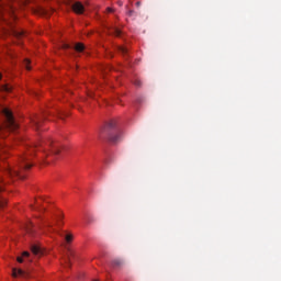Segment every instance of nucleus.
Returning <instances> with one entry per match:
<instances>
[{
	"label": "nucleus",
	"instance_id": "nucleus-1",
	"mask_svg": "<svg viewBox=\"0 0 281 281\" xmlns=\"http://www.w3.org/2000/svg\"><path fill=\"white\" fill-rule=\"evenodd\" d=\"M38 146H47V148H50V151L46 154V157L57 159L58 155H60V145L54 143L52 139L35 144L33 147H30L27 151L20 158V170H30V168H32V162L30 161L32 159V155H34L35 148H38Z\"/></svg>",
	"mask_w": 281,
	"mask_h": 281
},
{
	"label": "nucleus",
	"instance_id": "nucleus-2",
	"mask_svg": "<svg viewBox=\"0 0 281 281\" xmlns=\"http://www.w3.org/2000/svg\"><path fill=\"white\" fill-rule=\"evenodd\" d=\"M104 133L111 144H117V142L122 139V132L117 130V123L115 122V120H111L105 125Z\"/></svg>",
	"mask_w": 281,
	"mask_h": 281
},
{
	"label": "nucleus",
	"instance_id": "nucleus-3",
	"mask_svg": "<svg viewBox=\"0 0 281 281\" xmlns=\"http://www.w3.org/2000/svg\"><path fill=\"white\" fill-rule=\"evenodd\" d=\"M2 115L5 117V127L9 131H16V128H19V123L14 120V115L10 109L3 108Z\"/></svg>",
	"mask_w": 281,
	"mask_h": 281
},
{
	"label": "nucleus",
	"instance_id": "nucleus-4",
	"mask_svg": "<svg viewBox=\"0 0 281 281\" xmlns=\"http://www.w3.org/2000/svg\"><path fill=\"white\" fill-rule=\"evenodd\" d=\"M72 10L76 14H85V4L82 2H75L72 4Z\"/></svg>",
	"mask_w": 281,
	"mask_h": 281
},
{
	"label": "nucleus",
	"instance_id": "nucleus-5",
	"mask_svg": "<svg viewBox=\"0 0 281 281\" xmlns=\"http://www.w3.org/2000/svg\"><path fill=\"white\" fill-rule=\"evenodd\" d=\"M12 276L13 278H27V276H30L26 271H24L23 269H16V268H13L12 270Z\"/></svg>",
	"mask_w": 281,
	"mask_h": 281
},
{
	"label": "nucleus",
	"instance_id": "nucleus-6",
	"mask_svg": "<svg viewBox=\"0 0 281 281\" xmlns=\"http://www.w3.org/2000/svg\"><path fill=\"white\" fill-rule=\"evenodd\" d=\"M45 116H34L32 119V124L35 128H41V124H43Z\"/></svg>",
	"mask_w": 281,
	"mask_h": 281
},
{
	"label": "nucleus",
	"instance_id": "nucleus-7",
	"mask_svg": "<svg viewBox=\"0 0 281 281\" xmlns=\"http://www.w3.org/2000/svg\"><path fill=\"white\" fill-rule=\"evenodd\" d=\"M31 251L33 256H43V250L41 249V246L34 244L31 246Z\"/></svg>",
	"mask_w": 281,
	"mask_h": 281
},
{
	"label": "nucleus",
	"instance_id": "nucleus-8",
	"mask_svg": "<svg viewBox=\"0 0 281 281\" xmlns=\"http://www.w3.org/2000/svg\"><path fill=\"white\" fill-rule=\"evenodd\" d=\"M9 175L11 177H19L20 179H24L25 177L21 173V170L20 169H10L9 170Z\"/></svg>",
	"mask_w": 281,
	"mask_h": 281
},
{
	"label": "nucleus",
	"instance_id": "nucleus-9",
	"mask_svg": "<svg viewBox=\"0 0 281 281\" xmlns=\"http://www.w3.org/2000/svg\"><path fill=\"white\" fill-rule=\"evenodd\" d=\"M13 36L15 37V38H23V36H25V31H23V30H20V31H13Z\"/></svg>",
	"mask_w": 281,
	"mask_h": 281
},
{
	"label": "nucleus",
	"instance_id": "nucleus-10",
	"mask_svg": "<svg viewBox=\"0 0 281 281\" xmlns=\"http://www.w3.org/2000/svg\"><path fill=\"white\" fill-rule=\"evenodd\" d=\"M71 258H74V252L70 251L68 257L66 259H64V262L66 265V267H71Z\"/></svg>",
	"mask_w": 281,
	"mask_h": 281
},
{
	"label": "nucleus",
	"instance_id": "nucleus-11",
	"mask_svg": "<svg viewBox=\"0 0 281 281\" xmlns=\"http://www.w3.org/2000/svg\"><path fill=\"white\" fill-rule=\"evenodd\" d=\"M85 50V44L82 43H77L75 45V52H78V53H82Z\"/></svg>",
	"mask_w": 281,
	"mask_h": 281
},
{
	"label": "nucleus",
	"instance_id": "nucleus-12",
	"mask_svg": "<svg viewBox=\"0 0 281 281\" xmlns=\"http://www.w3.org/2000/svg\"><path fill=\"white\" fill-rule=\"evenodd\" d=\"M119 52L120 54H122L123 56H127L128 54V48L124 47V46H119Z\"/></svg>",
	"mask_w": 281,
	"mask_h": 281
},
{
	"label": "nucleus",
	"instance_id": "nucleus-13",
	"mask_svg": "<svg viewBox=\"0 0 281 281\" xmlns=\"http://www.w3.org/2000/svg\"><path fill=\"white\" fill-rule=\"evenodd\" d=\"M112 34H114V36H122V31H120L117 27H114L112 29Z\"/></svg>",
	"mask_w": 281,
	"mask_h": 281
},
{
	"label": "nucleus",
	"instance_id": "nucleus-14",
	"mask_svg": "<svg viewBox=\"0 0 281 281\" xmlns=\"http://www.w3.org/2000/svg\"><path fill=\"white\" fill-rule=\"evenodd\" d=\"M123 262H124V261H122L121 259H114L113 262H112V265H113L114 267H121V265H123Z\"/></svg>",
	"mask_w": 281,
	"mask_h": 281
},
{
	"label": "nucleus",
	"instance_id": "nucleus-15",
	"mask_svg": "<svg viewBox=\"0 0 281 281\" xmlns=\"http://www.w3.org/2000/svg\"><path fill=\"white\" fill-rule=\"evenodd\" d=\"M66 243H71V240H74V235L71 234H67L65 237Z\"/></svg>",
	"mask_w": 281,
	"mask_h": 281
},
{
	"label": "nucleus",
	"instance_id": "nucleus-16",
	"mask_svg": "<svg viewBox=\"0 0 281 281\" xmlns=\"http://www.w3.org/2000/svg\"><path fill=\"white\" fill-rule=\"evenodd\" d=\"M24 67H25V69H27V71H30V69H32V67L30 66V59L24 60Z\"/></svg>",
	"mask_w": 281,
	"mask_h": 281
},
{
	"label": "nucleus",
	"instance_id": "nucleus-17",
	"mask_svg": "<svg viewBox=\"0 0 281 281\" xmlns=\"http://www.w3.org/2000/svg\"><path fill=\"white\" fill-rule=\"evenodd\" d=\"M2 90H4L7 93H10V91H12V87L10 86H3Z\"/></svg>",
	"mask_w": 281,
	"mask_h": 281
},
{
	"label": "nucleus",
	"instance_id": "nucleus-18",
	"mask_svg": "<svg viewBox=\"0 0 281 281\" xmlns=\"http://www.w3.org/2000/svg\"><path fill=\"white\" fill-rule=\"evenodd\" d=\"M45 227H46V229H52V228L54 227V224L47 222V223L45 224Z\"/></svg>",
	"mask_w": 281,
	"mask_h": 281
},
{
	"label": "nucleus",
	"instance_id": "nucleus-19",
	"mask_svg": "<svg viewBox=\"0 0 281 281\" xmlns=\"http://www.w3.org/2000/svg\"><path fill=\"white\" fill-rule=\"evenodd\" d=\"M61 220H63V215L61 214L57 215V225H60Z\"/></svg>",
	"mask_w": 281,
	"mask_h": 281
},
{
	"label": "nucleus",
	"instance_id": "nucleus-20",
	"mask_svg": "<svg viewBox=\"0 0 281 281\" xmlns=\"http://www.w3.org/2000/svg\"><path fill=\"white\" fill-rule=\"evenodd\" d=\"M63 49H69V47H71L69 44H63L61 45Z\"/></svg>",
	"mask_w": 281,
	"mask_h": 281
},
{
	"label": "nucleus",
	"instance_id": "nucleus-21",
	"mask_svg": "<svg viewBox=\"0 0 281 281\" xmlns=\"http://www.w3.org/2000/svg\"><path fill=\"white\" fill-rule=\"evenodd\" d=\"M127 14H128V16H133V14H135V11L134 10H128Z\"/></svg>",
	"mask_w": 281,
	"mask_h": 281
},
{
	"label": "nucleus",
	"instance_id": "nucleus-22",
	"mask_svg": "<svg viewBox=\"0 0 281 281\" xmlns=\"http://www.w3.org/2000/svg\"><path fill=\"white\" fill-rule=\"evenodd\" d=\"M22 256H23L24 258H27V257L30 256V252L24 251V252L22 254Z\"/></svg>",
	"mask_w": 281,
	"mask_h": 281
},
{
	"label": "nucleus",
	"instance_id": "nucleus-23",
	"mask_svg": "<svg viewBox=\"0 0 281 281\" xmlns=\"http://www.w3.org/2000/svg\"><path fill=\"white\" fill-rule=\"evenodd\" d=\"M18 262H23V257H18Z\"/></svg>",
	"mask_w": 281,
	"mask_h": 281
},
{
	"label": "nucleus",
	"instance_id": "nucleus-24",
	"mask_svg": "<svg viewBox=\"0 0 281 281\" xmlns=\"http://www.w3.org/2000/svg\"><path fill=\"white\" fill-rule=\"evenodd\" d=\"M3 153H5V149L0 148V155H3Z\"/></svg>",
	"mask_w": 281,
	"mask_h": 281
},
{
	"label": "nucleus",
	"instance_id": "nucleus-25",
	"mask_svg": "<svg viewBox=\"0 0 281 281\" xmlns=\"http://www.w3.org/2000/svg\"><path fill=\"white\" fill-rule=\"evenodd\" d=\"M136 5H137V8H139V5H142V2H136Z\"/></svg>",
	"mask_w": 281,
	"mask_h": 281
},
{
	"label": "nucleus",
	"instance_id": "nucleus-26",
	"mask_svg": "<svg viewBox=\"0 0 281 281\" xmlns=\"http://www.w3.org/2000/svg\"><path fill=\"white\" fill-rule=\"evenodd\" d=\"M136 87H139L140 82L139 81H135Z\"/></svg>",
	"mask_w": 281,
	"mask_h": 281
},
{
	"label": "nucleus",
	"instance_id": "nucleus-27",
	"mask_svg": "<svg viewBox=\"0 0 281 281\" xmlns=\"http://www.w3.org/2000/svg\"><path fill=\"white\" fill-rule=\"evenodd\" d=\"M108 12H113V10L111 8H108Z\"/></svg>",
	"mask_w": 281,
	"mask_h": 281
},
{
	"label": "nucleus",
	"instance_id": "nucleus-28",
	"mask_svg": "<svg viewBox=\"0 0 281 281\" xmlns=\"http://www.w3.org/2000/svg\"><path fill=\"white\" fill-rule=\"evenodd\" d=\"M119 5H122V2H121V1L119 2Z\"/></svg>",
	"mask_w": 281,
	"mask_h": 281
},
{
	"label": "nucleus",
	"instance_id": "nucleus-29",
	"mask_svg": "<svg viewBox=\"0 0 281 281\" xmlns=\"http://www.w3.org/2000/svg\"><path fill=\"white\" fill-rule=\"evenodd\" d=\"M1 78H2V75L0 74V80H1Z\"/></svg>",
	"mask_w": 281,
	"mask_h": 281
},
{
	"label": "nucleus",
	"instance_id": "nucleus-30",
	"mask_svg": "<svg viewBox=\"0 0 281 281\" xmlns=\"http://www.w3.org/2000/svg\"><path fill=\"white\" fill-rule=\"evenodd\" d=\"M0 192H1V188H0Z\"/></svg>",
	"mask_w": 281,
	"mask_h": 281
}]
</instances>
